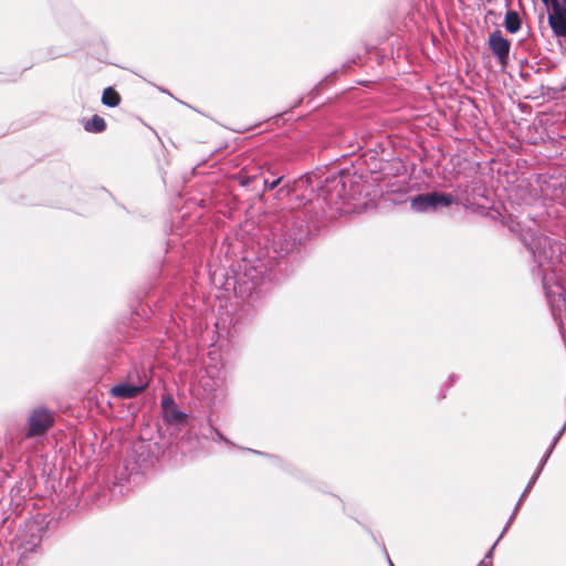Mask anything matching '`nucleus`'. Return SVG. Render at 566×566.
I'll return each mask as SVG.
<instances>
[{"mask_svg": "<svg viewBox=\"0 0 566 566\" xmlns=\"http://www.w3.org/2000/svg\"><path fill=\"white\" fill-rule=\"evenodd\" d=\"M325 174L305 175L285 180V244H302L314 231L319 229L321 220L327 214L328 208L323 202L322 187Z\"/></svg>", "mask_w": 566, "mask_h": 566, "instance_id": "1", "label": "nucleus"}, {"mask_svg": "<svg viewBox=\"0 0 566 566\" xmlns=\"http://www.w3.org/2000/svg\"><path fill=\"white\" fill-rule=\"evenodd\" d=\"M526 245L536 263V266L532 269V274L539 279L552 316L565 340L566 297L560 284L566 259L563 244L547 235L538 234L532 237Z\"/></svg>", "mask_w": 566, "mask_h": 566, "instance_id": "2", "label": "nucleus"}, {"mask_svg": "<svg viewBox=\"0 0 566 566\" xmlns=\"http://www.w3.org/2000/svg\"><path fill=\"white\" fill-rule=\"evenodd\" d=\"M368 175L353 165L352 168L339 169L324 177L322 187L323 202L333 213L343 212L344 205L361 197H368Z\"/></svg>", "mask_w": 566, "mask_h": 566, "instance_id": "3", "label": "nucleus"}, {"mask_svg": "<svg viewBox=\"0 0 566 566\" xmlns=\"http://www.w3.org/2000/svg\"><path fill=\"white\" fill-rule=\"evenodd\" d=\"M458 203V198L452 193L431 191L419 193L410 198V208L418 213L433 212L439 208H447Z\"/></svg>", "mask_w": 566, "mask_h": 566, "instance_id": "4", "label": "nucleus"}, {"mask_svg": "<svg viewBox=\"0 0 566 566\" xmlns=\"http://www.w3.org/2000/svg\"><path fill=\"white\" fill-rule=\"evenodd\" d=\"M54 424V413L46 408H36L28 418L27 438L45 434Z\"/></svg>", "mask_w": 566, "mask_h": 566, "instance_id": "5", "label": "nucleus"}, {"mask_svg": "<svg viewBox=\"0 0 566 566\" xmlns=\"http://www.w3.org/2000/svg\"><path fill=\"white\" fill-rule=\"evenodd\" d=\"M489 48L499 63L502 66H505L510 59L511 42L502 34L500 30H495L490 33Z\"/></svg>", "mask_w": 566, "mask_h": 566, "instance_id": "6", "label": "nucleus"}, {"mask_svg": "<svg viewBox=\"0 0 566 566\" xmlns=\"http://www.w3.org/2000/svg\"><path fill=\"white\" fill-rule=\"evenodd\" d=\"M548 25L557 38L566 39V4L555 0L548 13Z\"/></svg>", "mask_w": 566, "mask_h": 566, "instance_id": "7", "label": "nucleus"}, {"mask_svg": "<svg viewBox=\"0 0 566 566\" xmlns=\"http://www.w3.org/2000/svg\"><path fill=\"white\" fill-rule=\"evenodd\" d=\"M147 386V380H140L137 385L118 384L111 388V395L120 399H130L137 397Z\"/></svg>", "mask_w": 566, "mask_h": 566, "instance_id": "8", "label": "nucleus"}, {"mask_svg": "<svg viewBox=\"0 0 566 566\" xmlns=\"http://www.w3.org/2000/svg\"><path fill=\"white\" fill-rule=\"evenodd\" d=\"M366 171L365 175H368V179H373L374 181H379L380 177L384 172V166L386 163L378 157L377 153L369 151V157L365 160Z\"/></svg>", "mask_w": 566, "mask_h": 566, "instance_id": "9", "label": "nucleus"}, {"mask_svg": "<svg viewBox=\"0 0 566 566\" xmlns=\"http://www.w3.org/2000/svg\"><path fill=\"white\" fill-rule=\"evenodd\" d=\"M522 20L516 11L507 10L504 17V28L509 33H516L521 29Z\"/></svg>", "mask_w": 566, "mask_h": 566, "instance_id": "10", "label": "nucleus"}, {"mask_svg": "<svg viewBox=\"0 0 566 566\" xmlns=\"http://www.w3.org/2000/svg\"><path fill=\"white\" fill-rule=\"evenodd\" d=\"M83 127L90 133H102L106 129V122L99 115H94L91 119L83 122Z\"/></svg>", "mask_w": 566, "mask_h": 566, "instance_id": "11", "label": "nucleus"}, {"mask_svg": "<svg viewBox=\"0 0 566 566\" xmlns=\"http://www.w3.org/2000/svg\"><path fill=\"white\" fill-rule=\"evenodd\" d=\"M122 97L113 87H106L103 91L102 103L108 107H116L120 104Z\"/></svg>", "mask_w": 566, "mask_h": 566, "instance_id": "12", "label": "nucleus"}, {"mask_svg": "<svg viewBox=\"0 0 566 566\" xmlns=\"http://www.w3.org/2000/svg\"><path fill=\"white\" fill-rule=\"evenodd\" d=\"M542 95L548 98H556L560 93L565 92L566 90H562V86L559 87H552V86H541Z\"/></svg>", "mask_w": 566, "mask_h": 566, "instance_id": "13", "label": "nucleus"}, {"mask_svg": "<svg viewBox=\"0 0 566 566\" xmlns=\"http://www.w3.org/2000/svg\"><path fill=\"white\" fill-rule=\"evenodd\" d=\"M523 500H524V499H522V495H521V496H520V499H518V501H517V503H516V505H515V507H514V510H513V512H512V514H511V516H510V518L507 520V522H506V524H505V526H504V528H503L502 533L500 534V538H502V537H503V535L507 532V530H509L510 525H511V524H512V522L514 521V518H515V516H516V514H517V512H518V510H520V507H521V505H522Z\"/></svg>", "mask_w": 566, "mask_h": 566, "instance_id": "14", "label": "nucleus"}, {"mask_svg": "<svg viewBox=\"0 0 566 566\" xmlns=\"http://www.w3.org/2000/svg\"><path fill=\"white\" fill-rule=\"evenodd\" d=\"M553 451L554 450H552V448H547V450L545 451L544 455L542 457V459H541V461H539V463L537 465V469H536V471L534 473L541 475V473H542L545 464L547 463L551 454L553 453Z\"/></svg>", "mask_w": 566, "mask_h": 566, "instance_id": "15", "label": "nucleus"}, {"mask_svg": "<svg viewBox=\"0 0 566 566\" xmlns=\"http://www.w3.org/2000/svg\"><path fill=\"white\" fill-rule=\"evenodd\" d=\"M566 429V422L564 423V426L559 429V431L553 437L552 441H551V444L548 446V448H552V450L555 449L556 444L558 443L559 439L562 438L564 431Z\"/></svg>", "mask_w": 566, "mask_h": 566, "instance_id": "16", "label": "nucleus"}, {"mask_svg": "<svg viewBox=\"0 0 566 566\" xmlns=\"http://www.w3.org/2000/svg\"><path fill=\"white\" fill-rule=\"evenodd\" d=\"M538 476H539V475H538V474H536V473H534V474L531 476V479H530V481H528V483H527L526 488L524 489V491H523V493H522V499H525V496L528 494V492L531 491V489L533 488V485L536 483V481H537Z\"/></svg>", "mask_w": 566, "mask_h": 566, "instance_id": "17", "label": "nucleus"}, {"mask_svg": "<svg viewBox=\"0 0 566 566\" xmlns=\"http://www.w3.org/2000/svg\"><path fill=\"white\" fill-rule=\"evenodd\" d=\"M500 536L497 537V539L495 541V543L491 546V548L486 552L485 556L483 559H485V563H488L490 566L492 565V559H493V552L495 549V546L497 545L499 541H500Z\"/></svg>", "mask_w": 566, "mask_h": 566, "instance_id": "18", "label": "nucleus"}, {"mask_svg": "<svg viewBox=\"0 0 566 566\" xmlns=\"http://www.w3.org/2000/svg\"><path fill=\"white\" fill-rule=\"evenodd\" d=\"M186 413L179 410H174L171 413V419L176 422H182L186 420Z\"/></svg>", "mask_w": 566, "mask_h": 566, "instance_id": "19", "label": "nucleus"}, {"mask_svg": "<svg viewBox=\"0 0 566 566\" xmlns=\"http://www.w3.org/2000/svg\"><path fill=\"white\" fill-rule=\"evenodd\" d=\"M360 55L356 54L355 56L350 57L347 62L343 64L344 70L350 69L352 64H356L358 61H360Z\"/></svg>", "mask_w": 566, "mask_h": 566, "instance_id": "20", "label": "nucleus"}, {"mask_svg": "<svg viewBox=\"0 0 566 566\" xmlns=\"http://www.w3.org/2000/svg\"><path fill=\"white\" fill-rule=\"evenodd\" d=\"M459 380V376L455 374H452L449 376L448 380L446 381L444 386H448V388L452 387L457 381Z\"/></svg>", "mask_w": 566, "mask_h": 566, "instance_id": "21", "label": "nucleus"}, {"mask_svg": "<svg viewBox=\"0 0 566 566\" xmlns=\"http://www.w3.org/2000/svg\"><path fill=\"white\" fill-rule=\"evenodd\" d=\"M161 405H163L164 408H167V407L174 405V400H172L171 397H164L163 401H161Z\"/></svg>", "mask_w": 566, "mask_h": 566, "instance_id": "22", "label": "nucleus"}, {"mask_svg": "<svg viewBox=\"0 0 566 566\" xmlns=\"http://www.w3.org/2000/svg\"><path fill=\"white\" fill-rule=\"evenodd\" d=\"M542 2L545 4V6H553V3L555 2V0H542Z\"/></svg>", "mask_w": 566, "mask_h": 566, "instance_id": "23", "label": "nucleus"}, {"mask_svg": "<svg viewBox=\"0 0 566 566\" xmlns=\"http://www.w3.org/2000/svg\"><path fill=\"white\" fill-rule=\"evenodd\" d=\"M478 566H490L488 563H485V559H482Z\"/></svg>", "mask_w": 566, "mask_h": 566, "instance_id": "24", "label": "nucleus"}, {"mask_svg": "<svg viewBox=\"0 0 566 566\" xmlns=\"http://www.w3.org/2000/svg\"><path fill=\"white\" fill-rule=\"evenodd\" d=\"M282 178H277L275 181H273V186L277 185L281 181Z\"/></svg>", "mask_w": 566, "mask_h": 566, "instance_id": "25", "label": "nucleus"}, {"mask_svg": "<svg viewBox=\"0 0 566 566\" xmlns=\"http://www.w3.org/2000/svg\"><path fill=\"white\" fill-rule=\"evenodd\" d=\"M387 558H388L389 566H395L388 555H387Z\"/></svg>", "mask_w": 566, "mask_h": 566, "instance_id": "26", "label": "nucleus"}, {"mask_svg": "<svg viewBox=\"0 0 566 566\" xmlns=\"http://www.w3.org/2000/svg\"><path fill=\"white\" fill-rule=\"evenodd\" d=\"M327 81V77H325L322 82H319L318 86H322Z\"/></svg>", "mask_w": 566, "mask_h": 566, "instance_id": "27", "label": "nucleus"}, {"mask_svg": "<svg viewBox=\"0 0 566 566\" xmlns=\"http://www.w3.org/2000/svg\"><path fill=\"white\" fill-rule=\"evenodd\" d=\"M521 76H522V77H528L530 75H528V73H526V74L521 73Z\"/></svg>", "mask_w": 566, "mask_h": 566, "instance_id": "28", "label": "nucleus"}, {"mask_svg": "<svg viewBox=\"0 0 566 566\" xmlns=\"http://www.w3.org/2000/svg\"><path fill=\"white\" fill-rule=\"evenodd\" d=\"M559 2L566 4V0H559Z\"/></svg>", "mask_w": 566, "mask_h": 566, "instance_id": "29", "label": "nucleus"}]
</instances>
